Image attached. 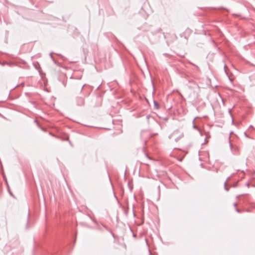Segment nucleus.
<instances>
[{
  "label": "nucleus",
  "instance_id": "1",
  "mask_svg": "<svg viewBox=\"0 0 255 255\" xmlns=\"http://www.w3.org/2000/svg\"><path fill=\"white\" fill-rule=\"evenodd\" d=\"M154 105L156 109H158L159 108V105L156 102H154Z\"/></svg>",
  "mask_w": 255,
  "mask_h": 255
},
{
  "label": "nucleus",
  "instance_id": "2",
  "mask_svg": "<svg viewBox=\"0 0 255 255\" xmlns=\"http://www.w3.org/2000/svg\"><path fill=\"white\" fill-rule=\"evenodd\" d=\"M224 186H225V188L226 189V190H228V189L226 188V186H227V182H225V183H224Z\"/></svg>",
  "mask_w": 255,
  "mask_h": 255
},
{
  "label": "nucleus",
  "instance_id": "3",
  "mask_svg": "<svg viewBox=\"0 0 255 255\" xmlns=\"http://www.w3.org/2000/svg\"><path fill=\"white\" fill-rule=\"evenodd\" d=\"M193 127L195 129H197L198 130H199V128L197 126H194Z\"/></svg>",
  "mask_w": 255,
  "mask_h": 255
},
{
  "label": "nucleus",
  "instance_id": "4",
  "mask_svg": "<svg viewBox=\"0 0 255 255\" xmlns=\"http://www.w3.org/2000/svg\"><path fill=\"white\" fill-rule=\"evenodd\" d=\"M236 211H237V212H239V213H240V211L238 208H236Z\"/></svg>",
  "mask_w": 255,
  "mask_h": 255
},
{
  "label": "nucleus",
  "instance_id": "5",
  "mask_svg": "<svg viewBox=\"0 0 255 255\" xmlns=\"http://www.w3.org/2000/svg\"><path fill=\"white\" fill-rule=\"evenodd\" d=\"M205 143H207L208 142V141L206 139H205Z\"/></svg>",
  "mask_w": 255,
  "mask_h": 255
},
{
  "label": "nucleus",
  "instance_id": "6",
  "mask_svg": "<svg viewBox=\"0 0 255 255\" xmlns=\"http://www.w3.org/2000/svg\"><path fill=\"white\" fill-rule=\"evenodd\" d=\"M234 206H235V207H236V206H237V204L236 203H235V204H234Z\"/></svg>",
  "mask_w": 255,
  "mask_h": 255
}]
</instances>
